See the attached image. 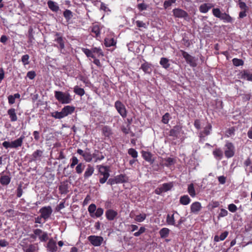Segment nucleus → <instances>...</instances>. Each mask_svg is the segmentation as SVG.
<instances>
[{
	"instance_id": "obj_1",
	"label": "nucleus",
	"mask_w": 252,
	"mask_h": 252,
	"mask_svg": "<svg viewBox=\"0 0 252 252\" xmlns=\"http://www.w3.org/2000/svg\"><path fill=\"white\" fill-rule=\"evenodd\" d=\"M33 234L30 235V237L33 239L35 240L38 238L39 240L42 242H45L48 240V233L43 231L41 229L36 228L33 229Z\"/></svg>"
},
{
	"instance_id": "obj_2",
	"label": "nucleus",
	"mask_w": 252,
	"mask_h": 252,
	"mask_svg": "<svg viewBox=\"0 0 252 252\" xmlns=\"http://www.w3.org/2000/svg\"><path fill=\"white\" fill-rule=\"evenodd\" d=\"M55 97L56 99L62 104L70 103L72 100L71 95L68 93H65L61 91H55Z\"/></svg>"
},
{
	"instance_id": "obj_3",
	"label": "nucleus",
	"mask_w": 252,
	"mask_h": 252,
	"mask_svg": "<svg viewBox=\"0 0 252 252\" xmlns=\"http://www.w3.org/2000/svg\"><path fill=\"white\" fill-rule=\"evenodd\" d=\"M24 138L25 136L24 135H21L19 138L10 142L6 141H4L2 143V145L6 149L8 148L17 149L18 147L22 146Z\"/></svg>"
},
{
	"instance_id": "obj_4",
	"label": "nucleus",
	"mask_w": 252,
	"mask_h": 252,
	"mask_svg": "<svg viewBox=\"0 0 252 252\" xmlns=\"http://www.w3.org/2000/svg\"><path fill=\"white\" fill-rule=\"evenodd\" d=\"M98 170V172L103 177L99 178V183L101 184H104L110 176L109 167L102 165H98L96 166Z\"/></svg>"
},
{
	"instance_id": "obj_5",
	"label": "nucleus",
	"mask_w": 252,
	"mask_h": 252,
	"mask_svg": "<svg viewBox=\"0 0 252 252\" xmlns=\"http://www.w3.org/2000/svg\"><path fill=\"white\" fill-rule=\"evenodd\" d=\"M88 212L92 218H99L103 214L104 209L102 208L96 209L95 204L92 203L90 204L88 208Z\"/></svg>"
},
{
	"instance_id": "obj_6",
	"label": "nucleus",
	"mask_w": 252,
	"mask_h": 252,
	"mask_svg": "<svg viewBox=\"0 0 252 252\" xmlns=\"http://www.w3.org/2000/svg\"><path fill=\"white\" fill-rule=\"evenodd\" d=\"M224 155L227 158H231L234 156L235 148L234 144L230 142H226L224 145Z\"/></svg>"
},
{
	"instance_id": "obj_7",
	"label": "nucleus",
	"mask_w": 252,
	"mask_h": 252,
	"mask_svg": "<svg viewBox=\"0 0 252 252\" xmlns=\"http://www.w3.org/2000/svg\"><path fill=\"white\" fill-rule=\"evenodd\" d=\"M114 107L118 113L123 118H126L127 116V111L125 105L120 100H117L114 104Z\"/></svg>"
},
{
	"instance_id": "obj_8",
	"label": "nucleus",
	"mask_w": 252,
	"mask_h": 252,
	"mask_svg": "<svg viewBox=\"0 0 252 252\" xmlns=\"http://www.w3.org/2000/svg\"><path fill=\"white\" fill-rule=\"evenodd\" d=\"M41 217L44 220L43 222H45L51 217L53 210L50 206L43 207L39 211Z\"/></svg>"
},
{
	"instance_id": "obj_9",
	"label": "nucleus",
	"mask_w": 252,
	"mask_h": 252,
	"mask_svg": "<svg viewBox=\"0 0 252 252\" xmlns=\"http://www.w3.org/2000/svg\"><path fill=\"white\" fill-rule=\"evenodd\" d=\"M180 52L181 53L182 56L185 59L186 62L191 67H194L197 66L196 60L194 57L191 56L187 52L181 50Z\"/></svg>"
},
{
	"instance_id": "obj_10",
	"label": "nucleus",
	"mask_w": 252,
	"mask_h": 252,
	"mask_svg": "<svg viewBox=\"0 0 252 252\" xmlns=\"http://www.w3.org/2000/svg\"><path fill=\"white\" fill-rule=\"evenodd\" d=\"M173 187V184L172 182L164 183L160 187L157 188L155 190V192L156 194L160 195L163 192L171 190Z\"/></svg>"
},
{
	"instance_id": "obj_11",
	"label": "nucleus",
	"mask_w": 252,
	"mask_h": 252,
	"mask_svg": "<svg viewBox=\"0 0 252 252\" xmlns=\"http://www.w3.org/2000/svg\"><path fill=\"white\" fill-rule=\"evenodd\" d=\"M180 217L179 214L176 211H173L172 214H168L167 215L166 222L168 225L176 226L175 220Z\"/></svg>"
},
{
	"instance_id": "obj_12",
	"label": "nucleus",
	"mask_w": 252,
	"mask_h": 252,
	"mask_svg": "<svg viewBox=\"0 0 252 252\" xmlns=\"http://www.w3.org/2000/svg\"><path fill=\"white\" fill-rule=\"evenodd\" d=\"M88 241L95 247L101 246L104 240L103 238L100 236L91 235L88 237Z\"/></svg>"
},
{
	"instance_id": "obj_13",
	"label": "nucleus",
	"mask_w": 252,
	"mask_h": 252,
	"mask_svg": "<svg viewBox=\"0 0 252 252\" xmlns=\"http://www.w3.org/2000/svg\"><path fill=\"white\" fill-rule=\"evenodd\" d=\"M173 16L176 18L187 19L189 14L186 11L179 8H175L172 11Z\"/></svg>"
},
{
	"instance_id": "obj_14",
	"label": "nucleus",
	"mask_w": 252,
	"mask_h": 252,
	"mask_svg": "<svg viewBox=\"0 0 252 252\" xmlns=\"http://www.w3.org/2000/svg\"><path fill=\"white\" fill-rule=\"evenodd\" d=\"M212 126L210 123H208L204 129L200 131L199 133V137L202 139L205 136L210 134L212 131Z\"/></svg>"
},
{
	"instance_id": "obj_15",
	"label": "nucleus",
	"mask_w": 252,
	"mask_h": 252,
	"mask_svg": "<svg viewBox=\"0 0 252 252\" xmlns=\"http://www.w3.org/2000/svg\"><path fill=\"white\" fill-rule=\"evenodd\" d=\"M46 248L50 252H56L58 250L56 242L52 238L49 240Z\"/></svg>"
},
{
	"instance_id": "obj_16",
	"label": "nucleus",
	"mask_w": 252,
	"mask_h": 252,
	"mask_svg": "<svg viewBox=\"0 0 252 252\" xmlns=\"http://www.w3.org/2000/svg\"><path fill=\"white\" fill-rule=\"evenodd\" d=\"M65 38L64 37H59L58 38H54V41L57 42V44H55L54 47H56L57 48L59 49L61 53L63 49H64L65 47Z\"/></svg>"
},
{
	"instance_id": "obj_17",
	"label": "nucleus",
	"mask_w": 252,
	"mask_h": 252,
	"mask_svg": "<svg viewBox=\"0 0 252 252\" xmlns=\"http://www.w3.org/2000/svg\"><path fill=\"white\" fill-rule=\"evenodd\" d=\"M244 166L247 175H249L250 173H252V159L250 157L248 158L244 161Z\"/></svg>"
},
{
	"instance_id": "obj_18",
	"label": "nucleus",
	"mask_w": 252,
	"mask_h": 252,
	"mask_svg": "<svg viewBox=\"0 0 252 252\" xmlns=\"http://www.w3.org/2000/svg\"><path fill=\"white\" fill-rule=\"evenodd\" d=\"M118 212L113 209H109L106 211L105 216L106 219L109 220H113L118 216Z\"/></svg>"
},
{
	"instance_id": "obj_19",
	"label": "nucleus",
	"mask_w": 252,
	"mask_h": 252,
	"mask_svg": "<svg viewBox=\"0 0 252 252\" xmlns=\"http://www.w3.org/2000/svg\"><path fill=\"white\" fill-rule=\"evenodd\" d=\"M182 129V127L179 125L174 126L172 129H170L169 132V135L170 136L177 138L180 134Z\"/></svg>"
},
{
	"instance_id": "obj_20",
	"label": "nucleus",
	"mask_w": 252,
	"mask_h": 252,
	"mask_svg": "<svg viewBox=\"0 0 252 252\" xmlns=\"http://www.w3.org/2000/svg\"><path fill=\"white\" fill-rule=\"evenodd\" d=\"M201 204L198 201L192 203L190 205L191 212L195 214H197L201 210Z\"/></svg>"
},
{
	"instance_id": "obj_21",
	"label": "nucleus",
	"mask_w": 252,
	"mask_h": 252,
	"mask_svg": "<svg viewBox=\"0 0 252 252\" xmlns=\"http://www.w3.org/2000/svg\"><path fill=\"white\" fill-rule=\"evenodd\" d=\"M94 159V162L101 161L104 158V156L98 150H95L92 154V159Z\"/></svg>"
},
{
	"instance_id": "obj_22",
	"label": "nucleus",
	"mask_w": 252,
	"mask_h": 252,
	"mask_svg": "<svg viewBox=\"0 0 252 252\" xmlns=\"http://www.w3.org/2000/svg\"><path fill=\"white\" fill-rule=\"evenodd\" d=\"M75 110V107L73 106L66 105L62 109V112L64 117L71 114Z\"/></svg>"
},
{
	"instance_id": "obj_23",
	"label": "nucleus",
	"mask_w": 252,
	"mask_h": 252,
	"mask_svg": "<svg viewBox=\"0 0 252 252\" xmlns=\"http://www.w3.org/2000/svg\"><path fill=\"white\" fill-rule=\"evenodd\" d=\"M43 154V151L41 150H36L31 155L32 161H36L40 160Z\"/></svg>"
},
{
	"instance_id": "obj_24",
	"label": "nucleus",
	"mask_w": 252,
	"mask_h": 252,
	"mask_svg": "<svg viewBox=\"0 0 252 252\" xmlns=\"http://www.w3.org/2000/svg\"><path fill=\"white\" fill-rule=\"evenodd\" d=\"M213 7L214 5L212 3H203L199 6V10L201 13H206Z\"/></svg>"
},
{
	"instance_id": "obj_25",
	"label": "nucleus",
	"mask_w": 252,
	"mask_h": 252,
	"mask_svg": "<svg viewBox=\"0 0 252 252\" xmlns=\"http://www.w3.org/2000/svg\"><path fill=\"white\" fill-rule=\"evenodd\" d=\"M69 185L67 182H63L59 187V190L61 194H66L69 192L68 190Z\"/></svg>"
},
{
	"instance_id": "obj_26",
	"label": "nucleus",
	"mask_w": 252,
	"mask_h": 252,
	"mask_svg": "<svg viewBox=\"0 0 252 252\" xmlns=\"http://www.w3.org/2000/svg\"><path fill=\"white\" fill-rule=\"evenodd\" d=\"M140 69L145 73L150 74L152 71V64L147 62H145L141 64Z\"/></svg>"
},
{
	"instance_id": "obj_27",
	"label": "nucleus",
	"mask_w": 252,
	"mask_h": 252,
	"mask_svg": "<svg viewBox=\"0 0 252 252\" xmlns=\"http://www.w3.org/2000/svg\"><path fill=\"white\" fill-rule=\"evenodd\" d=\"M7 114L9 116L11 122H15L17 120V116L16 113V110L13 108H11L8 110Z\"/></svg>"
},
{
	"instance_id": "obj_28",
	"label": "nucleus",
	"mask_w": 252,
	"mask_h": 252,
	"mask_svg": "<svg viewBox=\"0 0 252 252\" xmlns=\"http://www.w3.org/2000/svg\"><path fill=\"white\" fill-rule=\"evenodd\" d=\"M142 156L144 159L149 162L150 164L154 163L155 160L153 158V155L150 152H144L142 153Z\"/></svg>"
},
{
	"instance_id": "obj_29",
	"label": "nucleus",
	"mask_w": 252,
	"mask_h": 252,
	"mask_svg": "<svg viewBox=\"0 0 252 252\" xmlns=\"http://www.w3.org/2000/svg\"><path fill=\"white\" fill-rule=\"evenodd\" d=\"M162 160L164 161L165 163H164V164H161V167H169L176 162V160L174 158L170 157L165 158H162Z\"/></svg>"
},
{
	"instance_id": "obj_30",
	"label": "nucleus",
	"mask_w": 252,
	"mask_h": 252,
	"mask_svg": "<svg viewBox=\"0 0 252 252\" xmlns=\"http://www.w3.org/2000/svg\"><path fill=\"white\" fill-rule=\"evenodd\" d=\"M117 184L124 183L127 181V177L125 174H120L115 177Z\"/></svg>"
},
{
	"instance_id": "obj_31",
	"label": "nucleus",
	"mask_w": 252,
	"mask_h": 252,
	"mask_svg": "<svg viewBox=\"0 0 252 252\" xmlns=\"http://www.w3.org/2000/svg\"><path fill=\"white\" fill-rule=\"evenodd\" d=\"M84 159L87 162H90L92 161V154L90 152V149L86 148L83 155Z\"/></svg>"
},
{
	"instance_id": "obj_32",
	"label": "nucleus",
	"mask_w": 252,
	"mask_h": 252,
	"mask_svg": "<svg viewBox=\"0 0 252 252\" xmlns=\"http://www.w3.org/2000/svg\"><path fill=\"white\" fill-rule=\"evenodd\" d=\"M214 157L218 160H220L223 157V152L220 148H216L213 152Z\"/></svg>"
},
{
	"instance_id": "obj_33",
	"label": "nucleus",
	"mask_w": 252,
	"mask_h": 252,
	"mask_svg": "<svg viewBox=\"0 0 252 252\" xmlns=\"http://www.w3.org/2000/svg\"><path fill=\"white\" fill-rule=\"evenodd\" d=\"M179 201L181 204L187 205L190 203L191 199L188 195H184L180 197Z\"/></svg>"
},
{
	"instance_id": "obj_34",
	"label": "nucleus",
	"mask_w": 252,
	"mask_h": 252,
	"mask_svg": "<svg viewBox=\"0 0 252 252\" xmlns=\"http://www.w3.org/2000/svg\"><path fill=\"white\" fill-rule=\"evenodd\" d=\"M11 181V178L8 175H1L0 177V183L3 186L8 185Z\"/></svg>"
},
{
	"instance_id": "obj_35",
	"label": "nucleus",
	"mask_w": 252,
	"mask_h": 252,
	"mask_svg": "<svg viewBox=\"0 0 252 252\" xmlns=\"http://www.w3.org/2000/svg\"><path fill=\"white\" fill-rule=\"evenodd\" d=\"M94 172V168L91 166L88 165L87 168L86 169L84 174V177L85 179H88L90 177H91Z\"/></svg>"
},
{
	"instance_id": "obj_36",
	"label": "nucleus",
	"mask_w": 252,
	"mask_h": 252,
	"mask_svg": "<svg viewBox=\"0 0 252 252\" xmlns=\"http://www.w3.org/2000/svg\"><path fill=\"white\" fill-rule=\"evenodd\" d=\"M91 32L92 33L94 34V35H93L94 36H95L96 38L99 37L100 34L99 26L97 25L93 26L92 28Z\"/></svg>"
},
{
	"instance_id": "obj_37",
	"label": "nucleus",
	"mask_w": 252,
	"mask_h": 252,
	"mask_svg": "<svg viewBox=\"0 0 252 252\" xmlns=\"http://www.w3.org/2000/svg\"><path fill=\"white\" fill-rule=\"evenodd\" d=\"M170 233V229L166 227L161 228L159 231V234L161 238H165L169 236Z\"/></svg>"
},
{
	"instance_id": "obj_38",
	"label": "nucleus",
	"mask_w": 252,
	"mask_h": 252,
	"mask_svg": "<svg viewBox=\"0 0 252 252\" xmlns=\"http://www.w3.org/2000/svg\"><path fill=\"white\" fill-rule=\"evenodd\" d=\"M169 60L166 58H161L160 59L159 63L165 69H167L170 67V63H169Z\"/></svg>"
},
{
	"instance_id": "obj_39",
	"label": "nucleus",
	"mask_w": 252,
	"mask_h": 252,
	"mask_svg": "<svg viewBox=\"0 0 252 252\" xmlns=\"http://www.w3.org/2000/svg\"><path fill=\"white\" fill-rule=\"evenodd\" d=\"M241 78L252 81V73L248 70H243L242 72Z\"/></svg>"
},
{
	"instance_id": "obj_40",
	"label": "nucleus",
	"mask_w": 252,
	"mask_h": 252,
	"mask_svg": "<svg viewBox=\"0 0 252 252\" xmlns=\"http://www.w3.org/2000/svg\"><path fill=\"white\" fill-rule=\"evenodd\" d=\"M63 15L64 18L66 20L67 22H69V21L72 19L73 17V13L69 9H65L63 13Z\"/></svg>"
},
{
	"instance_id": "obj_41",
	"label": "nucleus",
	"mask_w": 252,
	"mask_h": 252,
	"mask_svg": "<svg viewBox=\"0 0 252 252\" xmlns=\"http://www.w3.org/2000/svg\"><path fill=\"white\" fill-rule=\"evenodd\" d=\"M102 132L104 136L108 137L112 134L111 128L107 126H105L102 127Z\"/></svg>"
},
{
	"instance_id": "obj_42",
	"label": "nucleus",
	"mask_w": 252,
	"mask_h": 252,
	"mask_svg": "<svg viewBox=\"0 0 252 252\" xmlns=\"http://www.w3.org/2000/svg\"><path fill=\"white\" fill-rule=\"evenodd\" d=\"M228 232L225 231L222 233L220 236L218 235H215L214 237V241L218 242L220 241L224 240L228 236Z\"/></svg>"
},
{
	"instance_id": "obj_43",
	"label": "nucleus",
	"mask_w": 252,
	"mask_h": 252,
	"mask_svg": "<svg viewBox=\"0 0 252 252\" xmlns=\"http://www.w3.org/2000/svg\"><path fill=\"white\" fill-rule=\"evenodd\" d=\"M47 4L49 8L54 12H57L59 10V7L53 1L49 0Z\"/></svg>"
},
{
	"instance_id": "obj_44",
	"label": "nucleus",
	"mask_w": 252,
	"mask_h": 252,
	"mask_svg": "<svg viewBox=\"0 0 252 252\" xmlns=\"http://www.w3.org/2000/svg\"><path fill=\"white\" fill-rule=\"evenodd\" d=\"M220 19L223 20L224 22L232 23L233 22V18L228 14L223 13Z\"/></svg>"
},
{
	"instance_id": "obj_45",
	"label": "nucleus",
	"mask_w": 252,
	"mask_h": 252,
	"mask_svg": "<svg viewBox=\"0 0 252 252\" xmlns=\"http://www.w3.org/2000/svg\"><path fill=\"white\" fill-rule=\"evenodd\" d=\"M116 42L113 38H106L104 39V45L106 47H111L115 45Z\"/></svg>"
},
{
	"instance_id": "obj_46",
	"label": "nucleus",
	"mask_w": 252,
	"mask_h": 252,
	"mask_svg": "<svg viewBox=\"0 0 252 252\" xmlns=\"http://www.w3.org/2000/svg\"><path fill=\"white\" fill-rule=\"evenodd\" d=\"M188 192L191 197H194L196 196V192L193 184L191 183L189 185L188 187Z\"/></svg>"
},
{
	"instance_id": "obj_47",
	"label": "nucleus",
	"mask_w": 252,
	"mask_h": 252,
	"mask_svg": "<svg viewBox=\"0 0 252 252\" xmlns=\"http://www.w3.org/2000/svg\"><path fill=\"white\" fill-rule=\"evenodd\" d=\"M147 215L145 213L140 214L136 215L134 218V220L138 222H143L146 218Z\"/></svg>"
},
{
	"instance_id": "obj_48",
	"label": "nucleus",
	"mask_w": 252,
	"mask_h": 252,
	"mask_svg": "<svg viewBox=\"0 0 252 252\" xmlns=\"http://www.w3.org/2000/svg\"><path fill=\"white\" fill-rule=\"evenodd\" d=\"M85 165L84 163L80 162L77 165L75 168L76 172L78 174H81L84 170Z\"/></svg>"
},
{
	"instance_id": "obj_49",
	"label": "nucleus",
	"mask_w": 252,
	"mask_h": 252,
	"mask_svg": "<svg viewBox=\"0 0 252 252\" xmlns=\"http://www.w3.org/2000/svg\"><path fill=\"white\" fill-rule=\"evenodd\" d=\"M74 92L80 96L84 95L85 92L83 89L79 88L78 86H76L74 88Z\"/></svg>"
},
{
	"instance_id": "obj_50",
	"label": "nucleus",
	"mask_w": 252,
	"mask_h": 252,
	"mask_svg": "<svg viewBox=\"0 0 252 252\" xmlns=\"http://www.w3.org/2000/svg\"><path fill=\"white\" fill-rule=\"evenodd\" d=\"M82 51L86 55L87 57H91L93 59L95 58L94 54H93L92 50L87 48H82Z\"/></svg>"
},
{
	"instance_id": "obj_51",
	"label": "nucleus",
	"mask_w": 252,
	"mask_h": 252,
	"mask_svg": "<svg viewBox=\"0 0 252 252\" xmlns=\"http://www.w3.org/2000/svg\"><path fill=\"white\" fill-rule=\"evenodd\" d=\"M93 54H96L98 57L103 56V53L100 48L93 47L92 48Z\"/></svg>"
},
{
	"instance_id": "obj_52",
	"label": "nucleus",
	"mask_w": 252,
	"mask_h": 252,
	"mask_svg": "<svg viewBox=\"0 0 252 252\" xmlns=\"http://www.w3.org/2000/svg\"><path fill=\"white\" fill-rule=\"evenodd\" d=\"M232 63L234 66H239L244 65V62L242 59L234 58L232 59Z\"/></svg>"
},
{
	"instance_id": "obj_53",
	"label": "nucleus",
	"mask_w": 252,
	"mask_h": 252,
	"mask_svg": "<svg viewBox=\"0 0 252 252\" xmlns=\"http://www.w3.org/2000/svg\"><path fill=\"white\" fill-rule=\"evenodd\" d=\"M51 116L52 117H54L55 119H61L64 118L62 111L61 112L55 111L54 112H52L51 114Z\"/></svg>"
},
{
	"instance_id": "obj_54",
	"label": "nucleus",
	"mask_w": 252,
	"mask_h": 252,
	"mask_svg": "<svg viewBox=\"0 0 252 252\" xmlns=\"http://www.w3.org/2000/svg\"><path fill=\"white\" fill-rule=\"evenodd\" d=\"M29 59L30 56L28 54H25L22 57L21 61L24 65H28L29 64Z\"/></svg>"
},
{
	"instance_id": "obj_55",
	"label": "nucleus",
	"mask_w": 252,
	"mask_h": 252,
	"mask_svg": "<svg viewBox=\"0 0 252 252\" xmlns=\"http://www.w3.org/2000/svg\"><path fill=\"white\" fill-rule=\"evenodd\" d=\"M70 166L71 168H73L74 167V166L76 165H77L78 164H79V160L77 158V157H75V156H73L70 159Z\"/></svg>"
},
{
	"instance_id": "obj_56",
	"label": "nucleus",
	"mask_w": 252,
	"mask_h": 252,
	"mask_svg": "<svg viewBox=\"0 0 252 252\" xmlns=\"http://www.w3.org/2000/svg\"><path fill=\"white\" fill-rule=\"evenodd\" d=\"M235 128L234 126L228 128L225 132L226 136L228 137L234 135L235 134Z\"/></svg>"
},
{
	"instance_id": "obj_57",
	"label": "nucleus",
	"mask_w": 252,
	"mask_h": 252,
	"mask_svg": "<svg viewBox=\"0 0 252 252\" xmlns=\"http://www.w3.org/2000/svg\"><path fill=\"white\" fill-rule=\"evenodd\" d=\"M212 12L214 16L220 19L223 13L221 12L220 9L218 8L213 9Z\"/></svg>"
},
{
	"instance_id": "obj_58",
	"label": "nucleus",
	"mask_w": 252,
	"mask_h": 252,
	"mask_svg": "<svg viewBox=\"0 0 252 252\" xmlns=\"http://www.w3.org/2000/svg\"><path fill=\"white\" fill-rule=\"evenodd\" d=\"M176 0H165L163 3L164 8L167 9V8H168L169 7L171 6V5L173 3H175Z\"/></svg>"
},
{
	"instance_id": "obj_59",
	"label": "nucleus",
	"mask_w": 252,
	"mask_h": 252,
	"mask_svg": "<svg viewBox=\"0 0 252 252\" xmlns=\"http://www.w3.org/2000/svg\"><path fill=\"white\" fill-rule=\"evenodd\" d=\"M170 115L169 113H166L162 117L161 121L164 124H167L170 120Z\"/></svg>"
},
{
	"instance_id": "obj_60",
	"label": "nucleus",
	"mask_w": 252,
	"mask_h": 252,
	"mask_svg": "<svg viewBox=\"0 0 252 252\" xmlns=\"http://www.w3.org/2000/svg\"><path fill=\"white\" fill-rule=\"evenodd\" d=\"M128 154L133 158H136L138 157L137 152L133 148H130L128 149Z\"/></svg>"
},
{
	"instance_id": "obj_61",
	"label": "nucleus",
	"mask_w": 252,
	"mask_h": 252,
	"mask_svg": "<svg viewBox=\"0 0 252 252\" xmlns=\"http://www.w3.org/2000/svg\"><path fill=\"white\" fill-rule=\"evenodd\" d=\"M239 6L242 10H249L248 6L241 0H239Z\"/></svg>"
},
{
	"instance_id": "obj_62",
	"label": "nucleus",
	"mask_w": 252,
	"mask_h": 252,
	"mask_svg": "<svg viewBox=\"0 0 252 252\" xmlns=\"http://www.w3.org/2000/svg\"><path fill=\"white\" fill-rule=\"evenodd\" d=\"M5 215L8 218L13 217L15 216V211L13 209H8L5 212Z\"/></svg>"
},
{
	"instance_id": "obj_63",
	"label": "nucleus",
	"mask_w": 252,
	"mask_h": 252,
	"mask_svg": "<svg viewBox=\"0 0 252 252\" xmlns=\"http://www.w3.org/2000/svg\"><path fill=\"white\" fill-rule=\"evenodd\" d=\"M23 194L22 186L19 185L16 190V195L17 197H21Z\"/></svg>"
},
{
	"instance_id": "obj_64",
	"label": "nucleus",
	"mask_w": 252,
	"mask_h": 252,
	"mask_svg": "<svg viewBox=\"0 0 252 252\" xmlns=\"http://www.w3.org/2000/svg\"><path fill=\"white\" fill-rule=\"evenodd\" d=\"M36 251V247L32 244H30L28 248L25 250V252H34Z\"/></svg>"
}]
</instances>
